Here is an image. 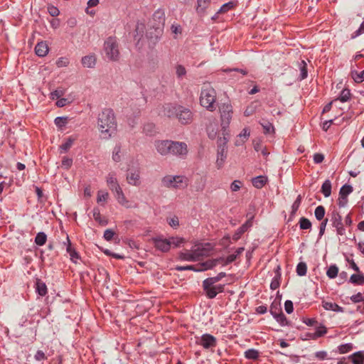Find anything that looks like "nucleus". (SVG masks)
Returning a JSON list of instances; mask_svg holds the SVG:
<instances>
[{
  "mask_svg": "<svg viewBox=\"0 0 364 364\" xmlns=\"http://www.w3.org/2000/svg\"><path fill=\"white\" fill-rule=\"evenodd\" d=\"M220 115V130L218 131L215 126L210 125L208 127L207 132L208 137L211 139H215L217 136H223V138L230 137L229 125L230 124L232 114L233 108L230 102H225L219 107Z\"/></svg>",
  "mask_w": 364,
  "mask_h": 364,
  "instance_id": "obj_1",
  "label": "nucleus"
},
{
  "mask_svg": "<svg viewBox=\"0 0 364 364\" xmlns=\"http://www.w3.org/2000/svg\"><path fill=\"white\" fill-rule=\"evenodd\" d=\"M97 127L103 139H109L114 134L117 122L112 109H105L99 114Z\"/></svg>",
  "mask_w": 364,
  "mask_h": 364,
  "instance_id": "obj_2",
  "label": "nucleus"
},
{
  "mask_svg": "<svg viewBox=\"0 0 364 364\" xmlns=\"http://www.w3.org/2000/svg\"><path fill=\"white\" fill-rule=\"evenodd\" d=\"M164 114L169 118L176 117L182 124H191L193 121V113L187 107L168 104L164 107Z\"/></svg>",
  "mask_w": 364,
  "mask_h": 364,
  "instance_id": "obj_3",
  "label": "nucleus"
},
{
  "mask_svg": "<svg viewBox=\"0 0 364 364\" xmlns=\"http://www.w3.org/2000/svg\"><path fill=\"white\" fill-rule=\"evenodd\" d=\"M216 92L215 90L209 85H203L200 95V105L210 111L215 109Z\"/></svg>",
  "mask_w": 364,
  "mask_h": 364,
  "instance_id": "obj_4",
  "label": "nucleus"
},
{
  "mask_svg": "<svg viewBox=\"0 0 364 364\" xmlns=\"http://www.w3.org/2000/svg\"><path fill=\"white\" fill-rule=\"evenodd\" d=\"M217 139V154H216V161L215 166L218 169H220L223 167L228 155L227 146L226 144L229 140V138H223V136L218 135L216 137Z\"/></svg>",
  "mask_w": 364,
  "mask_h": 364,
  "instance_id": "obj_5",
  "label": "nucleus"
},
{
  "mask_svg": "<svg viewBox=\"0 0 364 364\" xmlns=\"http://www.w3.org/2000/svg\"><path fill=\"white\" fill-rule=\"evenodd\" d=\"M104 52L106 58L112 61H117L119 58V51L117 41L113 38H107L104 43Z\"/></svg>",
  "mask_w": 364,
  "mask_h": 364,
  "instance_id": "obj_6",
  "label": "nucleus"
},
{
  "mask_svg": "<svg viewBox=\"0 0 364 364\" xmlns=\"http://www.w3.org/2000/svg\"><path fill=\"white\" fill-rule=\"evenodd\" d=\"M163 185L167 188H182L188 185V179L183 176L168 175L162 179Z\"/></svg>",
  "mask_w": 364,
  "mask_h": 364,
  "instance_id": "obj_7",
  "label": "nucleus"
},
{
  "mask_svg": "<svg viewBox=\"0 0 364 364\" xmlns=\"http://www.w3.org/2000/svg\"><path fill=\"white\" fill-rule=\"evenodd\" d=\"M126 181L130 186L138 187L141 185V170L138 164L129 166L126 174Z\"/></svg>",
  "mask_w": 364,
  "mask_h": 364,
  "instance_id": "obj_8",
  "label": "nucleus"
},
{
  "mask_svg": "<svg viewBox=\"0 0 364 364\" xmlns=\"http://www.w3.org/2000/svg\"><path fill=\"white\" fill-rule=\"evenodd\" d=\"M196 343L205 349H210L216 346L217 339L210 334L205 333L201 336L196 337Z\"/></svg>",
  "mask_w": 364,
  "mask_h": 364,
  "instance_id": "obj_9",
  "label": "nucleus"
},
{
  "mask_svg": "<svg viewBox=\"0 0 364 364\" xmlns=\"http://www.w3.org/2000/svg\"><path fill=\"white\" fill-rule=\"evenodd\" d=\"M218 260H209L205 262H203L200 264L199 267L196 268L195 266L193 265H187V266H178L176 267V269L182 271V270H193V271H204L209 269L213 268L215 267L217 263Z\"/></svg>",
  "mask_w": 364,
  "mask_h": 364,
  "instance_id": "obj_10",
  "label": "nucleus"
},
{
  "mask_svg": "<svg viewBox=\"0 0 364 364\" xmlns=\"http://www.w3.org/2000/svg\"><path fill=\"white\" fill-rule=\"evenodd\" d=\"M188 153V146L185 142L171 141L170 154L175 156H185Z\"/></svg>",
  "mask_w": 364,
  "mask_h": 364,
  "instance_id": "obj_11",
  "label": "nucleus"
},
{
  "mask_svg": "<svg viewBox=\"0 0 364 364\" xmlns=\"http://www.w3.org/2000/svg\"><path fill=\"white\" fill-rule=\"evenodd\" d=\"M171 140H156L154 145L158 154L161 156H166L170 154Z\"/></svg>",
  "mask_w": 364,
  "mask_h": 364,
  "instance_id": "obj_12",
  "label": "nucleus"
},
{
  "mask_svg": "<svg viewBox=\"0 0 364 364\" xmlns=\"http://www.w3.org/2000/svg\"><path fill=\"white\" fill-rule=\"evenodd\" d=\"M117 203L122 207L129 209L134 208L132 203L127 198L122 188L113 193Z\"/></svg>",
  "mask_w": 364,
  "mask_h": 364,
  "instance_id": "obj_13",
  "label": "nucleus"
},
{
  "mask_svg": "<svg viewBox=\"0 0 364 364\" xmlns=\"http://www.w3.org/2000/svg\"><path fill=\"white\" fill-rule=\"evenodd\" d=\"M105 179H106V183H107V186L109 187V188L110 189V191L112 193H114L115 191L122 188V187L120 186V185L118 182V179H117L116 173H114V172L109 173L106 176Z\"/></svg>",
  "mask_w": 364,
  "mask_h": 364,
  "instance_id": "obj_14",
  "label": "nucleus"
},
{
  "mask_svg": "<svg viewBox=\"0 0 364 364\" xmlns=\"http://www.w3.org/2000/svg\"><path fill=\"white\" fill-rule=\"evenodd\" d=\"M152 241L155 245V247L164 252H166L169 251L170 248V243L168 242V238H165L162 236H159L156 237L152 238Z\"/></svg>",
  "mask_w": 364,
  "mask_h": 364,
  "instance_id": "obj_15",
  "label": "nucleus"
},
{
  "mask_svg": "<svg viewBox=\"0 0 364 364\" xmlns=\"http://www.w3.org/2000/svg\"><path fill=\"white\" fill-rule=\"evenodd\" d=\"M203 286L208 296L210 299L214 298L218 293L222 292L223 291V285H215V284L206 285L205 283V280L203 281Z\"/></svg>",
  "mask_w": 364,
  "mask_h": 364,
  "instance_id": "obj_16",
  "label": "nucleus"
},
{
  "mask_svg": "<svg viewBox=\"0 0 364 364\" xmlns=\"http://www.w3.org/2000/svg\"><path fill=\"white\" fill-rule=\"evenodd\" d=\"M125 154L126 151L123 149L122 146L119 144H116L112 151V159L114 162L119 163L122 161Z\"/></svg>",
  "mask_w": 364,
  "mask_h": 364,
  "instance_id": "obj_17",
  "label": "nucleus"
},
{
  "mask_svg": "<svg viewBox=\"0 0 364 364\" xmlns=\"http://www.w3.org/2000/svg\"><path fill=\"white\" fill-rule=\"evenodd\" d=\"M203 253H199L197 251H193V250L190 251H186L184 252H181L179 255V257L182 260L194 262L200 259V255Z\"/></svg>",
  "mask_w": 364,
  "mask_h": 364,
  "instance_id": "obj_18",
  "label": "nucleus"
},
{
  "mask_svg": "<svg viewBox=\"0 0 364 364\" xmlns=\"http://www.w3.org/2000/svg\"><path fill=\"white\" fill-rule=\"evenodd\" d=\"M358 65H352L351 77L355 82L360 83L364 81V70H359L360 68H355Z\"/></svg>",
  "mask_w": 364,
  "mask_h": 364,
  "instance_id": "obj_19",
  "label": "nucleus"
},
{
  "mask_svg": "<svg viewBox=\"0 0 364 364\" xmlns=\"http://www.w3.org/2000/svg\"><path fill=\"white\" fill-rule=\"evenodd\" d=\"M35 52L39 57H44L48 53V46L44 41H41L37 43L35 47Z\"/></svg>",
  "mask_w": 364,
  "mask_h": 364,
  "instance_id": "obj_20",
  "label": "nucleus"
},
{
  "mask_svg": "<svg viewBox=\"0 0 364 364\" xmlns=\"http://www.w3.org/2000/svg\"><path fill=\"white\" fill-rule=\"evenodd\" d=\"M81 63L85 68H92L96 64V57L92 54L85 55L82 58Z\"/></svg>",
  "mask_w": 364,
  "mask_h": 364,
  "instance_id": "obj_21",
  "label": "nucleus"
},
{
  "mask_svg": "<svg viewBox=\"0 0 364 364\" xmlns=\"http://www.w3.org/2000/svg\"><path fill=\"white\" fill-rule=\"evenodd\" d=\"M65 244L67 245L66 250L67 252L70 255V259L73 262L77 263V259H79V255L78 253L75 251V250L73 248L68 237H67V242Z\"/></svg>",
  "mask_w": 364,
  "mask_h": 364,
  "instance_id": "obj_22",
  "label": "nucleus"
},
{
  "mask_svg": "<svg viewBox=\"0 0 364 364\" xmlns=\"http://www.w3.org/2000/svg\"><path fill=\"white\" fill-rule=\"evenodd\" d=\"M252 226L251 220H247L245 224H243L240 228H239L235 234L232 236V239L234 240H237L240 239L241 235L247 230V229Z\"/></svg>",
  "mask_w": 364,
  "mask_h": 364,
  "instance_id": "obj_23",
  "label": "nucleus"
},
{
  "mask_svg": "<svg viewBox=\"0 0 364 364\" xmlns=\"http://www.w3.org/2000/svg\"><path fill=\"white\" fill-rule=\"evenodd\" d=\"M153 19L157 21L155 25L157 28L163 26L165 23V14L162 10H157L153 15Z\"/></svg>",
  "mask_w": 364,
  "mask_h": 364,
  "instance_id": "obj_24",
  "label": "nucleus"
},
{
  "mask_svg": "<svg viewBox=\"0 0 364 364\" xmlns=\"http://www.w3.org/2000/svg\"><path fill=\"white\" fill-rule=\"evenodd\" d=\"M109 197V193L106 190H100L97 193V203L101 205H105Z\"/></svg>",
  "mask_w": 364,
  "mask_h": 364,
  "instance_id": "obj_25",
  "label": "nucleus"
},
{
  "mask_svg": "<svg viewBox=\"0 0 364 364\" xmlns=\"http://www.w3.org/2000/svg\"><path fill=\"white\" fill-rule=\"evenodd\" d=\"M267 178L264 176H259L253 178L252 180V185L257 188H262L267 183Z\"/></svg>",
  "mask_w": 364,
  "mask_h": 364,
  "instance_id": "obj_26",
  "label": "nucleus"
},
{
  "mask_svg": "<svg viewBox=\"0 0 364 364\" xmlns=\"http://www.w3.org/2000/svg\"><path fill=\"white\" fill-rule=\"evenodd\" d=\"M36 289L37 293L41 296H43L47 294V287L46 284L41 280L36 281Z\"/></svg>",
  "mask_w": 364,
  "mask_h": 364,
  "instance_id": "obj_27",
  "label": "nucleus"
},
{
  "mask_svg": "<svg viewBox=\"0 0 364 364\" xmlns=\"http://www.w3.org/2000/svg\"><path fill=\"white\" fill-rule=\"evenodd\" d=\"M210 0H197V12L203 14L208 7Z\"/></svg>",
  "mask_w": 364,
  "mask_h": 364,
  "instance_id": "obj_28",
  "label": "nucleus"
},
{
  "mask_svg": "<svg viewBox=\"0 0 364 364\" xmlns=\"http://www.w3.org/2000/svg\"><path fill=\"white\" fill-rule=\"evenodd\" d=\"M321 193L327 198L331 196V183L329 180H326L323 182L321 186Z\"/></svg>",
  "mask_w": 364,
  "mask_h": 364,
  "instance_id": "obj_29",
  "label": "nucleus"
},
{
  "mask_svg": "<svg viewBox=\"0 0 364 364\" xmlns=\"http://www.w3.org/2000/svg\"><path fill=\"white\" fill-rule=\"evenodd\" d=\"M168 239V242L170 243V248L171 247H178L181 246L183 243H184L185 240L183 237H171Z\"/></svg>",
  "mask_w": 364,
  "mask_h": 364,
  "instance_id": "obj_30",
  "label": "nucleus"
},
{
  "mask_svg": "<svg viewBox=\"0 0 364 364\" xmlns=\"http://www.w3.org/2000/svg\"><path fill=\"white\" fill-rule=\"evenodd\" d=\"M350 358L353 364H363L364 355L361 351L354 353Z\"/></svg>",
  "mask_w": 364,
  "mask_h": 364,
  "instance_id": "obj_31",
  "label": "nucleus"
},
{
  "mask_svg": "<svg viewBox=\"0 0 364 364\" xmlns=\"http://www.w3.org/2000/svg\"><path fill=\"white\" fill-rule=\"evenodd\" d=\"M323 307L326 310H331L333 311H342L341 307H340L336 304L332 303V302H328V301L323 302Z\"/></svg>",
  "mask_w": 364,
  "mask_h": 364,
  "instance_id": "obj_32",
  "label": "nucleus"
},
{
  "mask_svg": "<svg viewBox=\"0 0 364 364\" xmlns=\"http://www.w3.org/2000/svg\"><path fill=\"white\" fill-rule=\"evenodd\" d=\"M65 93V90L63 87H58L50 93V99L58 100L61 98Z\"/></svg>",
  "mask_w": 364,
  "mask_h": 364,
  "instance_id": "obj_33",
  "label": "nucleus"
},
{
  "mask_svg": "<svg viewBox=\"0 0 364 364\" xmlns=\"http://www.w3.org/2000/svg\"><path fill=\"white\" fill-rule=\"evenodd\" d=\"M225 276V273L220 272L216 277H210V278L205 279V283L206 285H210L213 284H215L218 282H219L222 278H223Z\"/></svg>",
  "mask_w": 364,
  "mask_h": 364,
  "instance_id": "obj_34",
  "label": "nucleus"
},
{
  "mask_svg": "<svg viewBox=\"0 0 364 364\" xmlns=\"http://www.w3.org/2000/svg\"><path fill=\"white\" fill-rule=\"evenodd\" d=\"M74 139L68 138L66 141L63 143L60 146V153H65L68 151L73 144Z\"/></svg>",
  "mask_w": 364,
  "mask_h": 364,
  "instance_id": "obj_35",
  "label": "nucleus"
},
{
  "mask_svg": "<svg viewBox=\"0 0 364 364\" xmlns=\"http://www.w3.org/2000/svg\"><path fill=\"white\" fill-rule=\"evenodd\" d=\"M93 218L101 225H106L107 221L101 218L100 210L97 208H95L92 210Z\"/></svg>",
  "mask_w": 364,
  "mask_h": 364,
  "instance_id": "obj_36",
  "label": "nucleus"
},
{
  "mask_svg": "<svg viewBox=\"0 0 364 364\" xmlns=\"http://www.w3.org/2000/svg\"><path fill=\"white\" fill-rule=\"evenodd\" d=\"M47 240V236L44 232H38L35 238V242L40 246L43 245Z\"/></svg>",
  "mask_w": 364,
  "mask_h": 364,
  "instance_id": "obj_37",
  "label": "nucleus"
},
{
  "mask_svg": "<svg viewBox=\"0 0 364 364\" xmlns=\"http://www.w3.org/2000/svg\"><path fill=\"white\" fill-rule=\"evenodd\" d=\"M307 266L305 262H299L296 267V273L299 276H304L306 274Z\"/></svg>",
  "mask_w": 364,
  "mask_h": 364,
  "instance_id": "obj_38",
  "label": "nucleus"
},
{
  "mask_svg": "<svg viewBox=\"0 0 364 364\" xmlns=\"http://www.w3.org/2000/svg\"><path fill=\"white\" fill-rule=\"evenodd\" d=\"M353 191V188L350 186L344 185L341 187L339 196L342 197H348V196Z\"/></svg>",
  "mask_w": 364,
  "mask_h": 364,
  "instance_id": "obj_39",
  "label": "nucleus"
},
{
  "mask_svg": "<svg viewBox=\"0 0 364 364\" xmlns=\"http://www.w3.org/2000/svg\"><path fill=\"white\" fill-rule=\"evenodd\" d=\"M338 267L335 265H331L328 269V270L326 272V274L329 278L333 279V278L336 277V276L338 275Z\"/></svg>",
  "mask_w": 364,
  "mask_h": 364,
  "instance_id": "obj_40",
  "label": "nucleus"
},
{
  "mask_svg": "<svg viewBox=\"0 0 364 364\" xmlns=\"http://www.w3.org/2000/svg\"><path fill=\"white\" fill-rule=\"evenodd\" d=\"M276 321L282 326L288 325V321L282 312H280L279 314H277L275 317H274Z\"/></svg>",
  "mask_w": 364,
  "mask_h": 364,
  "instance_id": "obj_41",
  "label": "nucleus"
},
{
  "mask_svg": "<svg viewBox=\"0 0 364 364\" xmlns=\"http://www.w3.org/2000/svg\"><path fill=\"white\" fill-rule=\"evenodd\" d=\"M314 213L316 219L321 220L323 218L325 215V209L323 206L319 205L316 207Z\"/></svg>",
  "mask_w": 364,
  "mask_h": 364,
  "instance_id": "obj_42",
  "label": "nucleus"
},
{
  "mask_svg": "<svg viewBox=\"0 0 364 364\" xmlns=\"http://www.w3.org/2000/svg\"><path fill=\"white\" fill-rule=\"evenodd\" d=\"M300 228L302 230L309 229L311 226L310 220L305 218H301L299 221Z\"/></svg>",
  "mask_w": 364,
  "mask_h": 364,
  "instance_id": "obj_43",
  "label": "nucleus"
},
{
  "mask_svg": "<svg viewBox=\"0 0 364 364\" xmlns=\"http://www.w3.org/2000/svg\"><path fill=\"white\" fill-rule=\"evenodd\" d=\"M350 91L348 90H343L342 92H341V94L339 97V98H338V102H346L348 100L349 97H350Z\"/></svg>",
  "mask_w": 364,
  "mask_h": 364,
  "instance_id": "obj_44",
  "label": "nucleus"
},
{
  "mask_svg": "<svg viewBox=\"0 0 364 364\" xmlns=\"http://www.w3.org/2000/svg\"><path fill=\"white\" fill-rule=\"evenodd\" d=\"M300 79L304 80L307 77L306 63L302 60L300 63Z\"/></svg>",
  "mask_w": 364,
  "mask_h": 364,
  "instance_id": "obj_45",
  "label": "nucleus"
},
{
  "mask_svg": "<svg viewBox=\"0 0 364 364\" xmlns=\"http://www.w3.org/2000/svg\"><path fill=\"white\" fill-rule=\"evenodd\" d=\"M55 124L59 127L62 128L67 124V117H58L55 119Z\"/></svg>",
  "mask_w": 364,
  "mask_h": 364,
  "instance_id": "obj_46",
  "label": "nucleus"
},
{
  "mask_svg": "<svg viewBox=\"0 0 364 364\" xmlns=\"http://www.w3.org/2000/svg\"><path fill=\"white\" fill-rule=\"evenodd\" d=\"M168 225L173 228H177L179 226V220L176 216H173L167 219Z\"/></svg>",
  "mask_w": 364,
  "mask_h": 364,
  "instance_id": "obj_47",
  "label": "nucleus"
},
{
  "mask_svg": "<svg viewBox=\"0 0 364 364\" xmlns=\"http://www.w3.org/2000/svg\"><path fill=\"white\" fill-rule=\"evenodd\" d=\"M245 357L248 359H257L258 358L259 353L256 350L250 349L247 350L245 353Z\"/></svg>",
  "mask_w": 364,
  "mask_h": 364,
  "instance_id": "obj_48",
  "label": "nucleus"
},
{
  "mask_svg": "<svg viewBox=\"0 0 364 364\" xmlns=\"http://www.w3.org/2000/svg\"><path fill=\"white\" fill-rule=\"evenodd\" d=\"M69 59L68 58L62 57L57 60L56 65L58 68L67 67L69 65Z\"/></svg>",
  "mask_w": 364,
  "mask_h": 364,
  "instance_id": "obj_49",
  "label": "nucleus"
},
{
  "mask_svg": "<svg viewBox=\"0 0 364 364\" xmlns=\"http://www.w3.org/2000/svg\"><path fill=\"white\" fill-rule=\"evenodd\" d=\"M73 164V159L67 156H64L62 160L61 166L65 169H68Z\"/></svg>",
  "mask_w": 364,
  "mask_h": 364,
  "instance_id": "obj_50",
  "label": "nucleus"
},
{
  "mask_svg": "<svg viewBox=\"0 0 364 364\" xmlns=\"http://www.w3.org/2000/svg\"><path fill=\"white\" fill-rule=\"evenodd\" d=\"M301 202V196H298L295 201L291 205V213L294 214L297 210L299 209Z\"/></svg>",
  "mask_w": 364,
  "mask_h": 364,
  "instance_id": "obj_51",
  "label": "nucleus"
},
{
  "mask_svg": "<svg viewBox=\"0 0 364 364\" xmlns=\"http://www.w3.org/2000/svg\"><path fill=\"white\" fill-rule=\"evenodd\" d=\"M71 102L72 101L68 98L61 97V98H59L57 100V102L55 104H56V106L58 107H63L70 104Z\"/></svg>",
  "mask_w": 364,
  "mask_h": 364,
  "instance_id": "obj_52",
  "label": "nucleus"
},
{
  "mask_svg": "<svg viewBox=\"0 0 364 364\" xmlns=\"http://www.w3.org/2000/svg\"><path fill=\"white\" fill-rule=\"evenodd\" d=\"M242 186V181L235 180L230 185V189L232 192L238 191Z\"/></svg>",
  "mask_w": 364,
  "mask_h": 364,
  "instance_id": "obj_53",
  "label": "nucleus"
},
{
  "mask_svg": "<svg viewBox=\"0 0 364 364\" xmlns=\"http://www.w3.org/2000/svg\"><path fill=\"white\" fill-rule=\"evenodd\" d=\"M352 345L350 343L343 344L338 346V351L340 353H346L352 350Z\"/></svg>",
  "mask_w": 364,
  "mask_h": 364,
  "instance_id": "obj_54",
  "label": "nucleus"
},
{
  "mask_svg": "<svg viewBox=\"0 0 364 364\" xmlns=\"http://www.w3.org/2000/svg\"><path fill=\"white\" fill-rule=\"evenodd\" d=\"M171 30L173 33L175 34V38H177L178 35H181L182 33V28L178 24H173L171 27Z\"/></svg>",
  "mask_w": 364,
  "mask_h": 364,
  "instance_id": "obj_55",
  "label": "nucleus"
},
{
  "mask_svg": "<svg viewBox=\"0 0 364 364\" xmlns=\"http://www.w3.org/2000/svg\"><path fill=\"white\" fill-rule=\"evenodd\" d=\"M256 110V105L255 104H251L249 105L245 110L244 114L246 117L251 116L255 113Z\"/></svg>",
  "mask_w": 364,
  "mask_h": 364,
  "instance_id": "obj_56",
  "label": "nucleus"
},
{
  "mask_svg": "<svg viewBox=\"0 0 364 364\" xmlns=\"http://www.w3.org/2000/svg\"><path fill=\"white\" fill-rule=\"evenodd\" d=\"M234 6V4L232 2H228L225 4H223L220 10L218 11V13H225L228 11L230 9H232Z\"/></svg>",
  "mask_w": 364,
  "mask_h": 364,
  "instance_id": "obj_57",
  "label": "nucleus"
},
{
  "mask_svg": "<svg viewBox=\"0 0 364 364\" xmlns=\"http://www.w3.org/2000/svg\"><path fill=\"white\" fill-rule=\"evenodd\" d=\"M262 126L264 129V132L265 134H271L274 132V127L269 122H267L265 124H262Z\"/></svg>",
  "mask_w": 364,
  "mask_h": 364,
  "instance_id": "obj_58",
  "label": "nucleus"
},
{
  "mask_svg": "<svg viewBox=\"0 0 364 364\" xmlns=\"http://www.w3.org/2000/svg\"><path fill=\"white\" fill-rule=\"evenodd\" d=\"M284 309L287 314H291L294 311L293 303L290 300H287L284 303Z\"/></svg>",
  "mask_w": 364,
  "mask_h": 364,
  "instance_id": "obj_59",
  "label": "nucleus"
},
{
  "mask_svg": "<svg viewBox=\"0 0 364 364\" xmlns=\"http://www.w3.org/2000/svg\"><path fill=\"white\" fill-rule=\"evenodd\" d=\"M176 73L178 77H181L184 76L186 73V68L181 65H177L176 68Z\"/></svg>",
  "mask_w": 364,
  "mask_h": 364,
  "instance_id": "obj_60",
  "label": "nucleus"
},
{
  "mask_svg": "<svg viewBox=\"0 0 364 364\" xmlns=\"http://www.w3.org/2000/svg\"><path fill=\"white\" fill-rule=\"evenodd\" d=\"M34 358L37 361H41L47 359V356L42 350H39L35 354Z\"/></svg>",
  "mask_w": 364,
  "mask_h": 364,
  "instance_id": "obj_61",
  "label": "nucleus"
},
{
  "mask_svg": "<svg viewBox=\"0 0 364 364\" xmlns=\"http://www.w3.org/2000/svg\"><path fill=\"white\" fill-rule=\"evenodd\" d=\"M48 11L49 14H50V16H52L53 17L58 16L60 14L58 9L54 6H49L48 7Z\"/></svg>",
  "mask_w": 364,
  "mask_h": 364,
  "instance_id": "obj_62",
  "label": "nucleus"
},
{
  "mask_svg": "<svg viewBox=\"0 0 364 364\" xmlns=\"http://www.w3.org/2000/svg\"><path fill=\"white\" fill-rule=\"evenodd\" d=\"M363 277L358 274H353L350 277V281L354 284H361Z\"/></svg>",
  "mask_w": 364,
  "mask_h": 364,
  "instance_id": "obj_63",
  "label": "nucleus"
},
{
  "mask_svg": "<svg viewBox=\"0 0 364 364\" xmlns=\"http://www.w3.org/2000/svg\"><path fill=\"white\" fill-rule=\"evenodd\" d=\"M114 235V232L112 230H109V229L106 230L104 232V238L106 240L109 241L113 238Z\"/></svg>",
  "mask_w": 364,
  "mask_h": 364,
  "instance_id": "obj_64",
  "label": "nucleus"
}]
</instances>
